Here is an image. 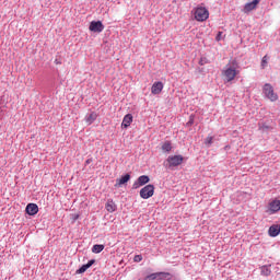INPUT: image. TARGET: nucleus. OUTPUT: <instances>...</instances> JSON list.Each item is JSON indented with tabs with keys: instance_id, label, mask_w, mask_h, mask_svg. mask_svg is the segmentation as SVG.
Returning a JSON list of instances; mask_svg holds the SVG:
<instances>
[{
	"instance_id": "nucleus-4",
	"label": "nucleus",
	"mask_w": 280,
	"mask_h": 280,
	"mask_svg": "<svg viewBox=\"0 0 280 280\" xmlns=\"http://www.w3.org/2000/svg\"><path fill=\"white\" fill-rule=\"evenodd\" d=\"M262 92L270 100V102H277L279 100V95L275 93V88L270 83H266L262 88Z\"/></svg>"
},
{
	"instance_id": "nucleus-22",
	"label": "nucleus",
	"mask_w": 280,
	"mask_h": 280,
	"mask_svg": "<svg viewBox=\"0 0 280 280\" xmlns=\"http://www.w3.org/2000/svg\"><path fill=\"white\" fill-rule=\"evenodd\" d=\"M162 273H151L149 276H147L145 280H154V279H159V277H161Z\"/></svg>"
},
{
	"instance_id": "nucleus-11",
	"label": "nucleus",
	"mask_w": 280,
	"mask_h": 280,
	"mask_svg": "<svg viewBox=\"0 0 280 280\" xmlns=\"http://www.w3.org/2000/svg\"><path fill=\"white\" fill-rule=\"evenodd\" d=\"M105 209L108 213H115V211H117V203H115L113 199H108L105 205Z\"/></svg>"
},
{
	"instance_id": "nucleus-12",
	"label": "nucleus",
	"mask_w": 280,
	"mask_h": 280,
	"mask_svg": "<svg viewBox=\"0 0 280 280\" xmlns=\"http://www.w3.org/2000/svg\"><path fill=\"white\" fill-rule=\"evenodd\" d=\"M28 215H36L38 213V205L36 203H28L25 209Z\"/></svg>"
},
{
	"instance_id": "nucleus-2",
	"label": "nucleus",
	"mask_w": 280,
	"mask_h": 280,
	"mask_svg": "<svg viewBox=\"0 0 280 280\" xmlns=\"http://www.w3.org/2000/svg\"><path fill=\"white\" fill-rule=\"evenodd\" d=\"M183 161H185V158L183 155H170L164 165L167 167V170H174V167H178V165H183Z\"/></svg>"
},
{
	"instance_id": "nucleus-5",
	"label": "nucleus",
	"mask_w": 280,
	"mask_h": 280,
	"mask_svg": "<svg viewBox=\"0 0 280 280\" xmlns=\"http://www.w3.org/2000/svg\"><path fill=\"white\" fill-rule=\"evenodd\" d=\"M154 196V185L149 184L140 189V198L143 200H148L149 198H152Z\"/></svg>"
},
{
	"instance_id": "nucleus-6",
	"label": "nucleus",
	"mask_w": 280,
	"mask_h": 280,
	"mask_svg": "<svg viewBox=\"0 0 280 280\" xmlns=\"http://www.w3.org/2000/svg\"><path fill=\"white\" fill-rule=\"evenodd\" d=\"M89 30L90 32L100 34L104 32V24L102 23V21H92L90 23Z\"/></svg>"
},
{
	"instance_id": "nucleus-3",
	"label": "nucleus",
	"mask_w": 280,
	"mask_h": 280,
	"mask_svg": "<svg viewBox=\"0 0 280 280\" xmlns=\"http://www.w3.org/2000/svg\"><path fill=\"white\" fill-rule=\"evenodd\" d=\"M195 19L202 23L209 19V10L202 5H199L195 9Z\"/></svg>"
},
{
	"instance_id": "nucleus-10",
	"label": "nucleus",
	"mask_w": 280,
	"mask_h": 280,
	"mask_svg": "<svg viewBox=\"0 0 280 280\" xmlns=\"http://www.w3.org/2000/svg\"><path fill=\"white\" fill-rule=\"evenodd\" d=\"M257 5H259V0H253L252 2L246 3L244 7L245 14L248 12H253V10L257 8Z\"/></svg>"
},
{
	"instance_id": "nucleus-21",
	"label": "nucleus",
	"mask_w": 280,
	"mask_h": 280,
	"mask_svg": "<svg viewBox=\"0 0 280 280\" xmlns=\"http://www.w3.org/2000/svg\"><path fill=\"white\" fill-rule=\"evenodd\" d=\"M268 67V55L264 56L261 59V68L266 69Z\"/></svg>"
},
{
	"instance_id": "nucleus-19",
	"label": "nucleus",
	"mask_w": 280,
	"mask_h": 280,
	"mask_svg": "<svg viewBox=\"0 0 280 280\" xmlns=\"http://www.w3.org/2000/svg\"><path fill=\"white\" fill-rule=\"evenodd\" d=\"M162 151H163V152H172V142L165 141V142L162 144Z\"/></svg>"
},
{
	"instance_id": "nucleus-1",
	"label": "nucleus",
	"mask_w": 280,
	"mask_h": 280,
	"mask_svg": "<svg viewBox=\"0 0 280 280\" xmlns=\"http://www.w3.org/2000/svg\"><path fill=\"white\" fill-rule=\"evenodd\" d=\"M222 80L224 82H233L237 75H240V70H237V61H232L226 65L221 72Z\"/></svg>"
},
{
	"instance_id": "nucleus-16",
	"label": "nucleus",
	"mask_w": 280,
	"mask_h": 280,
	"mask_svg": "<svg viewBox=\"0 0 280 280\" xmlns=\"http://www.w3.org/2000/svg\"><path fill=\"white\" fill-rule=\"evenodd\" d=\"M280 233V225H271L269 228V235L270 237H277Z\"/></svg>"
},
{
	"instance_id": "nucleus-17",
	"label": "nucleus",
	"mask_w": 280,
	"mask_h": 280,
	"mask_svg": "<svg viewBox=\"0 0 280 280\" xmlns=\"http://www.w3.org/2000/svg\"><path fill=\"white\" fill-rule=\"evenodd\" d=\"M130 180V174H126L121 178L116 180V187H121V185H126Z\"/></svg>"
},
{
	"instance_id": "nucleus-23",
	"label": "nucleus",
	"mask_w": 280,
	"mask_h": 280,
	"mask_svg": "<svg viewBox=\"0 0 280 280\" xmlns=\"http://www.w3.org/2000/svg\"><path fill=\"white\" fill-rule=\"evenodd\" d=\"M205 143H206V145H211V143H213V137L208 136V137L206 138Z\"/></svg>"
},
{
	"instance_id": "nucleus-13",
	"label": "nucleus",
	"mask_w": 280,
	"mask_h": 280,
	"mask_svg": "<svg viewBox=\"0 0 280 280\" xmlns=\"http://www.w3.org/2000/svg\"><path fill=\"white\" fill-rule=\"evenodd\" d=\"M97 119V113L92 112L85 116V124L91 126Z\"/></svg>"
},
{
	"instance_id": "nucleus-20",
	"label": "nucleus",
	"mask_w": 280,
	"mask_h": 280,
	"mask_svg": "<svg viewBox=\"0 0 280 280\" xmlns=\"http://www.w3.org/2000/svg\"><path fill=\"white\" fill-rule=\"evenodd\" d=\"M102 250H104V245H94L92 247V253L97 254V253H102Z\"/></svg>"
},
{
	"instance_id": "nucleus-24",
	"label": "nucleus",
	"mask_w": 280,
	"mask_h": 280,
	"mask_svg": "<svg viewBox=\"0 0 280 280\" xmlns=\"http://www.w3.org/2000/svg\"><path fill=\"white\" fill-rule=\"evenodd\" d=\"M133 261H137V262L143 261V256H141V255H136L135 258H133Z\"/></svg>"
},
{
	"instance_id": "nucleus-7",
	"label": "nucleus",
	"mask_w": 280,
	"mask_h": 280,
	"mask_svg": "<svg viewBox=\"0 0 280 280\" xmlns=\"http://www.w3.org/2000/svg\"><path fill=\"white\" fill-rule=\"evenodd\" d=\"M278 211H280V200L275 199L271 202H269L267 213L272 215L273 213H278Z\"/></svg>"
},
{
	"instance_id": "nucleus-18",
	"label": "nucleus",
	"mask_w": 280,
	"mask_h": 280,
	"mask_svg": "<svg viewBox=\"0 0 280 280\" xmlns=\"http://www.w3.org/2000/svg\"><path fill=\"white\" fill-rule=\"evenodd\" d=\"M260 272L264 277H270V275H272V270H270L268 266H262Z\"/></svg>"
},
{
	"instance_id": "nucleus-8",
	"label": "nucleus",
	"mask_w": 280,
	"mask_h": 280,
	"mask_svg": "<svg viewBox=\"0 0 280 280\" xmlns=\"http://www.w3.org/2000/svg\"><path fill=\"white\" fill-rule=\"evenodd\" d=\"M150 183V177L148 175H141L138 177L137 182L133 183V189H139V187H143V185H148Z\"/></svg>"
},
{
	"instance_id": "nucleus-9",
	"label": "nucleus",
	"mask_w": 280,
	"mask_h": 280,
	"mask_svg": "<svg viewBox=\"0 0 280 280\" xmlns=\"http://www.w3.org/2000/svg\"><path fill=\"white\" fill-rule=\"evenodd\" d=\"M163 91V82L159 81L153 83L152 88H151V93L153 95H160V93Z\"/></svg>"
},
{
	"instance_id": "nucleus-25",
	"label": "nucleus",
	"mask_w": 280,
	"mask_h": 280,
	"mask_svg": "<svg viewBox=\"0 0 280 280\" xmlns=\"http://www.w3.org/2000/svg\"><path fill=\"white\" fill-rule=\"evenodd\" d=\"M222 36V32H219L218 35H217V40H221V37Z\"/></svg>"
},
{
	"instance_id": "nucleus-14",
	"label": "nucleus",
	"mask_w": 280,
	"mask_h": 280,
	"mask_svg": "<svg viewBox=\"0 0 280 280\" xmlns=\"http://www.w3.org/2000/svg\"><path fill=\"white\" fill-rule=\"evenodd\" d=\"M93 264H95V260H93V259L89 260L88 264L83 265L81 268H79L77 270V273L82 275V273L86 272V270H89V268H91V266H93Z\"/></svg>"
},
{
	"instance_id": "nucleus-15",
	"label": "nucleus",
	"mask_w": 280,
	"mask_h": 280,
	"mask_svg": "<svg viewBox=\"0 0 280 280\" xmlns=\"http://www.w3.org/2000/svg\"><path fill=\"white\" fill-rule=\"evenodd\" d=\"M130 124H132V114H127L121 122L122 128H129Z\"/></svg>"
}]
</instances>
